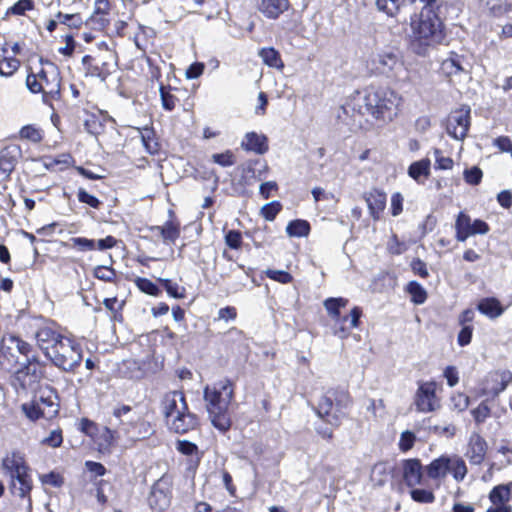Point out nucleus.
<instances>
[{
	"instance_id": "34",
	"label": "nucleus",
	"mask_w": 512,
	"mask_h": 512,
	"mask_svg": "<svg viewBox=\"0 0 512 512\" xmlns=\"http://www.w3.org/2000/svg\"><path fill=\"white\" fill-rule=\"evenodd\" d=\"M494 16H501L512 9V0H483Z\"/></svg>"
},
{
	"instance_id": "30",
	"label": "nucleus",
	"mask_w": 512,
	"mask_h": 512,
	"mask_svg": "<svg viewBox=\"0 0 512 512\" xmlns=\"http://www.w3.org/2000/svg\"><path fill=\"white\" fill-rule=\"evenodd\" d=\"M375 4L379 11L391 17L396 16L402 8L408 5L405 0H376Z\"/></svg>"
},
{
	"instance_id": "41",
	"label": "nucleus",
	"mask_w": 512,
	"mask_h": 512,
	"mask_svg": "<svg viewBox=\"0 0 512 512\" xmlns=\"http://www.w3.org/2000/svg\"><path fill=\"white\" fill-rule=\"evenodd\" d=\"M70 247L77 248L79 251H92L96 249V241L92 239L75 237L70 239Z\"/></svg>"
},
{
	"instance_id": "29",
	"label": "nucleus",
	"mask_w": 512,
	"mask_h": 512,
	"mask_svg": "<svg viewBox=\"0 0 512 512\" xmlns=\"http://www.w3.org/2000/svg\"><path fill=\"white\" fill-rule=\"evenodd\" d=\"M430 173V160L422 159L420 161L414 162L410 165L408 169V174L414 180L419 183H422V177L426 179Z\"/></svg>"
},
{
	"instance_id": "17",
	"label": "nucleus",
	"mask_w": 512,
	"mask_h": 512,
	"mask_svg": "<svg viewBox=\"0 0 512 512\" xmlns=\"http://www.w3.org/2000/svg\"><path fill=\"white\" fill-rule=\"evenodd\" d=\"M257 9L268 19H277L290 7L289 0H256Z\"/></svg>"
},
{
	"instance_id": "55",
	"label": "nucleus",
	"mask_w": 512,
	"mask_h": 512,
	"mask_svg": "<svg viewBox=\"0 0 512 512\" xmlns=\"http://www.w3.org/2000/svg\"><path fill=\"white\" fill-rule=\"evenodd\" d=\"M225 242L230 248L239 249L242 245V235L239 231L230 230L225 235Z\"/></svg>"
},
{
	"instance_id": "7",
	"label": "nucleus",
	"mask_w": 512,
	"mask_h": 512,
	"mask_svg": "<svg viewBox=\"0 0 512 512\" xmlns=\"http://www.w3.org/2000/svg\"><path fill=\"white\" fill-rule=\"evenodd\" d=\"M82 63L86 66L87 74L99 77L103 81L117 67L116 54L107 47H105L97 58H93L90 55L84 56Z\"/></svg>"
},
{
	"instance_id": "40",
	"label": "nucleus",
	"mask_w": 512,
	"mask_h": 512,
	"mask_svg": "<svg viewBox=\"0 0 512 512\" xmlns=\"http://www.w3.org/2000/svg\"><path fill=\"white\" fill-rule=\"evenodd\" d=\"M416 435L410 430L403 431L400 435L398 448L401 452H408L411 450L416 441Z\"/></svg>"
},
{
	"instance_id": "42",
	"label": "nucleus",
	"mask_w": 512,
	"mask_h": 512,
	"mask_svg": "<svg viewBox=\"0 0 512 512\" xmlns=\"http://www.w3.org/2000/svg\"><path fill=\"white\" fill-rule=\"evenodd\" d=\"M137 287L144 293L151 296H158L160 294V289L154 284L152 281L146 278H137L136 279Z\"/></svg>"
},
{
	"instance_id": "61",
	"label": "nucleus",
	"mask_w": 512,
	"mask_h": 512,
	"mask_svg": "<svg viewBox=\"0 0 512 512\" xmlns=\"http://www.w3.org/2000/svg\"><path fill=\"white\" fill-rule=\"evenodd\" d=\"M333 428V426L324 422L322 424L317 425L315 427V431L324 440L331 441L334 436Z\"/></svg>"
},
{
	"instance_id": "21",
	"label": "nucleus",
	"mask_w": 512,
	"mask_h": 512,
	"mask_svg": "<svg viewBox=\"0 0 512 512\" xmlns=\"http://www.w3.org/2000/svg\"><path fill=\"white\" fill-rule=\"evenodd\" d=\"M167 423L174 432L186 433L197 425V419L194 414L187 410L183 413L180 412L172 419L168 420Z\"/></svg>"
},
{
	"instance_id": "53",
	"label": "nucleus",
	"mask_w": 512,
	"mask_h": 512,
	"mask_svg": "<svg viewBox=\"0 0 512 512\" xmlns=\"http://www.w3.org/2000/svg\"><path fill=\"white\" fill-rule=\"evenodd\" d=\"M266 275L270 279L278 281V282L283 283V284L290 283L293 280V277H292L291 274H289L286 271H282V270L268 269L266 271Z\"/></svg>"
},
{
	"instance_id": "38",
	"label": "nucleus",
	"mask_w": 512,
	"mask_h": 512,
	"mask_svg": "<svg viewBox=\"0 0 512 512\" xmlns=\"http://www.w3.org/2000/svg\"><path fill=\"white\" fill-rule=\"evenodd\" d=\"M489 499L493 505H509L510 496L504 485H498L491 490Z\"/></svg>"
},
{
	"instance_id": "63",
	"label": "nucleus",
	"mask_w": 512,
	"mask_h": 512,
	"mask_svg": "<svg viewBox=\"0 0 512 512\" xmlns=\"http://www.w3.org/2000/svg\"><path fill=\"white\" fill-rule=\"evenodd\" d=\"M403 211V196L400 193H394L391 197V213L398 216Z\"/></svg>"
},
{
	"instance_id": "10",
	"label": "nucleus",
	"mask_w": 512,
	"mask_h": 512,
	"mask_svg": "<svg viewBox=\"0 0 512 512\" xmlns=\"http://www.w3.org/2000/svg\"><path fill=\"white\" fill-rule=\"evenodd\" d=\"M32 487L33 483L29 474V468L21 471L19 475L10 477L11 493L25 500L28 511L31 509L30 492Z\"/></svg>"
},
{
	"instance_id": "24",
	"label": "nucleus",
	"mask_w": 512,
	"mask_h": 512,
	"mask_svg": "<svg viewBox=\"0 0 512 512\" xmlns=\"http://www.w3.org/2000/svg\"><path fill=\"white\" fill-rule=\"evenodd\" d=\"M242 147L247 151H253L257 154H264L268 151V139L263 134L249 132L245 135Z\"/></svg>"
},
{
	"instance_id": "23",
	"label": "nucleus",
	"mask_w": 512,
	"mask_h": 512,
	"mask_svg": "<svg viewBox=\"0 0 512 512\" xmlns=\"http://www.w3.org/2000/svg\"><path fill=\"white\" fill-rule=\"evenodd\" d=\"M450 456H440L434 459L429 465L426 466L425 471L427 476L432 480H442L449 473Z\"/></svg>"
},
{
	"instance_id": "33",
	"label": "nucleus",
	"mask_w": 512,
	"mask_h": 512,
	"mask_svg": "<svg viewBox=\"0 0 512 512\" xmlns=\"http://www.w3.org/2000/svg\"><path fill=\"white\" fill-rule=\"evenodd\" d=\"M449 473H452L453 478L460 482L467 474V467L462 458L459 456H451L449 462Z\"/></svg>"
},
{
	"instance_id": "5",
	"label": "nucleus",
	"mask_w": 512,
	"mask_h": 512,
	"mask_svg": "<svg viewBox=\"0 0 512 512\" xmlns=\"http://www.w3.org/2000/svg\"><path fill=\"white\" fill-rule=\"evenodd\" d=\"M40 68L31 70L26 77V86L32 93H41L44 103L58 99L61 91V77L58 67L48 61L39 60Z\"/></svg>"
},
{
	"instance_id": "44",
	"label": "nucleus",
	"mask_w": 512,
	"mask_h": 512,
	"mask_svg": "<svg viewBox=\"0 0 512 512\" xmlns=\"http://www.w3.org/2000/svg\"><path fill=\"white\" fill-rule=\"evenodd\" d=\"M329 394H332L333 400L335 401V405L337 407V411L340 412L341 409L347 408L350 403V396L348 392L341 391H329Z\"/></svg>"
},
{
	"instance_id": "49",
	"label": "nucleus",
	"mask_w": 512,
	"mask_h": 512,
	"mask_svg": "<svg viewBox=\"0 0 512 512\" xmlns=\"http://www.w3.org/2000/svg\"><path fill=\"white\" fill-rule=\"evenodd\" d=\"M408 291L412 295V299L415 303L421 304L426 300V292L420 284L410 282L408 285Z\"/></svg>"
},
{
	"instance_id": "52",
	"label": "nucleus",
	"mask_w": 512,
	"mask_h": 512,
	"mask_svg": "<svg viewBox=\"0 0 512 512\" xmlns=\"http://www.w3.org/2000/svg\"><path fill=\"white\" fill-rule=\"evenodd\" d=\"M281 205L279 202H270L268 204H265L261 208V214L263 217L268 220L272 221L276 217V215L280 212Z\"/></svg>"
},
{
	"instance_id": "39",
	"label": "nucleus",
	"mask_w": 512,
	"mask_h": 512,
	"mask_svg": "<svg viewBox=\"0 0 512 512\" xmlns=\"http://www.w3.org/2000/svg\"><path fill=\"white\" fill-rule=\"evenodd\" d=\"M411 498L419 503H432L435 500L434 493L429 489L412 488L410 491Z\"/></svg>"
},
{
	"instance_id": "51",
	"label": "nucleus",
	"mask_w": 512,
	"mask_h": 512,
	"mask_svg": "<svg viewBox=\"0 0 512 512\" xmlns=\"http://www.w3.org/2000/svg\"><path fill=\"white\" fill-rule=\"evenodd\" d=\"M111 490L112 486L108 482L101 480L97 483L96 498L101 505H105L108 502L109 496L107 491Z\"/></svg>"
},
{
	"instance_id": "32",
	"label": "nucleus",
	"mask_w": 512,
	"mask_h": 512,
	"mask_svg": "<svg viewBox=\"0 0 512 512\" xmlns=\"http://www.w3.org/2000/svg\"><path fill=\"white\" fill-rule=\"evenodd\" d=\"M259 56L262 58L263 62L269 67L282 69L284 64L281 60L280 54L274 48H262L259 51Z\"/></svg>"
},
{
	"instance_id": "15",
	"label": "nucleus",
	"mask_w": 512,
	"mask_h": 512,
	"mask_svg": "<svg viewBox=\"0 0 512 512\" xmlns=\"http://www.w3.org/2000/svg\"><path fill=\"white\" fill-rule=\"evenodd\" d=\"M334 400L332 394L329 392L324 395L316 408V413L323 422L330 424L333 427H339L341 424V416L338 413H331Z\"/></svg>"
},
{
	"instance_id": "22",
	"label": "nucleus",
	"mask_w": 512,
	"mask_h": 512,
	"mask_svg": "<svg viewBox=\"0 0 512 512\" xmlns=\"http://www.w3.org/2000/svg\"><path fill=\"white\" fill-rule=\"evenodd\" d=\"M373 63L383 74H389L402 65L398 56L393 52H382L377 54L373 59Z\"/></svg>"
},
{
	"instance_id": "60",
	"label": "nucleus",
	"mask_w": 512,
	"mask_h": 512,
	"mask_svg": "<svg viewBox=\"0 0 512 512\" xmlns=\"http://www.w3.org/2000/svg\"><path fill=\"white\" fill-rule=\"evenodd\" d=\"M451 403L455 410L464 411L469 405V397L458 393L451 397Z\"/></svg>"
},
{
	"instance_id": "13",
	"label": "nucleus",
	"mask_w": 512,
	"mask_h": 512,
	"mask_svg": "<svg viewBox=\"0 0 512 512\" xmlns=\"http://www.w3.org/2000/svg\"><path fill=\"white\" fill-rule=\"evenodd\" d=\"M362 316V310L359 307H354L349 315L337 317L334 320V334L341 339L347 338L350 334V329L358 327L359 319Z\"/></svg>"
},
{
	"instance_id": "48",
	"label": "nucleus",
	"mask_w": 512,
	"mask_h": 512,
	"mask_svg": "<svg viewBox=\"0 0 512 512\" xmlns=\"http://www.w3.org/2000/svg\"><path fill=\"white\" fill-rule=\"evenodd\" d=\"M56 17L62 24H65L71 28H79L82 25V19L78 14H63L58 12Z\"/></svg>"
},
{
	"instance_id": "12",
	"label": "nucleus",
	"mask_w": 512,
	"mask_h": 512,
	"mask_svg": "<svg viewBox=\"0 0 512 512\" xmlns=\"http://www.w3.org/2000/svg\"><path fill=\"white\" fill-rule=\"evenodd\" d=\"M402 477L404 483L414 488L424 484L423 467L419 459H406L402 462Z\"/></svg>"
},
{
	"instance_id": "25",
	"label": "nucleus",
	"mask_w": 512,
	"mask_h": 512,
	"mask_svg": "<svg viewBox=\"0 0 512 512\" xmlns=\"http://www.w3.org/2000/svg\"><path fill=\"white\" fill-rule=\"evenodd\" d=\"M465 58L455 52H451L449 57L444 59L441 63V72L450 77L458 75L461 72H466L464 66Z\"/></svg>"
},
{
	"instance_id": "2",
	"label": "nucleus",
	"mask_w": 512,
	"mask_h": 512,
	"mask_svg": "<svg viewBox=\"0 0 512 512\" xmlns=\"http://www.w3.org/2000/svg\"><path fill=\"white\" fill-rule=\"evenodd\" d=\"M401 98L387 87L370 86L362 92H356L349 100L348 105L359 114H370L375 119L391 120Z\"/></svg>"
},
{
	"instance_id": "4",
	"label": "nucleus",
	"mask_w": 512,
	"mask_h": 512,
	"mask_svg": "<svg viewBox=\"0 0 512 512\" xmlns=\"http://www.w3.org/2000/svg\"><path fill=\"white\" fill-rule=\"evenodd\" d=\"M411 27V46L418 55H425L429 48L442 43L445 39L443 23L431 8L425 7L418 19L412 22Z\"/></svg>"
},
{
	"instance_id": "19",
	"label": "nucleus",
	"mask_w": 512,
	"mask_h": 512,
	"mask_svg": "<svg viewBox=\"0 0 512 512\" xmlns=\"http://www.w3.org/2000/svg\"><path fill=\"white\" fill-rule=\"evenodd\" d=\"M369 213L374 220H379L381 213L386 207V194L380 190L374 189L364 194Z\"/></svg>"
},
{
	"instance_id": "46",
	"label": "nucleus",
	"mask_w": 512,
	"mask_h": 512,
	"mask_svg": "<svg viewBox=\"0 0 512 512\" xmlns=\"http://www.w3.org/2000/svg\"><path fill=\"white\" fill-rule=\"evenodd\" d=\"M491 413V409L486 401L480 403L477 408L472 410V415L476 423H483Z\"/></svg>"
},
{
	"instance_id": "8",
	"label": "nucleus",
	"mask_w": 512,
	"mask_h": 512,
	"mask_svg": "<svg viewBox=\"0 0 512 512\" xmlns=\"http://www.w3.org/2000/svg\"><path fill=\"white\" fill-rule=\"evenodd\" d=\"M437 383L434 381L419 382L414 396V405L417 411L429 413L438 410L441 406L436 395Z\"/></svg>"
},
{
	"instance_id": "27",
	"label": "nucleus",
	"mask_w": 512,
	"mask_h": 512,
	"mask_svg": "<svg viewBox=\"0 0 512 512\" xmlns=\"http://www.w3.org/2000/svg\"><path fill=\"white\" fill-rule=\"evenodd\" d=\"M478 310L490 318H497L504 312V308L496 298L482 299L478 304Z\"/></svg>"
},
{
	"instance_id": "37",
	"label": "nucleus",
	"mask_w": 512,
	"mask_h": 512,
	"mask_svg": "<svg viewBox=\"0 0 512 512\" xmlns=\"http://www.w3.org/2000/svg\"><path fill=\"white\" fill-rule=\"evenodd\" d=\"M158 281L163 285L169 296L176 299H183L185 297V287L179 286L176 282H173L170 279L159 278Z\"/></svg>"
},
{
	"instance_id": "9",
	"label": "nucleus",
	"mask_w": 512,
	"mask_h": 512,
	"mask_svg": "<svg viewBox=\"0 0 512 512\" xmlns=\"http://www.w3.org/2000/svg\"><path fill=\"white\" fill-rule=\"evenodd\" d=\"M470 127V108L453 111L447 119V133L457 140H463Z\"/></svg>"
},
{
	"instance_id": "36",
	"label": "nucleus",
	"mask_w": 512,
	"mask_h": 512,
	"mask_svg": "<svg viewBox=\"0 0 512 512\" xmlns=\"http://www.w3.org/2000/svg\"><path fill=\"white\" fill-rule=\"evenodd\" d=\"M348 300L344 298H329L325 300L324 306L333 320L340 315V308L346 307Z\"/></svg>"
},
{
	"instance_id": "20",
	"label": "nucleus",
	"mask_w": 512,
	"mask_h": 512,
	"mask_svg": "<svg viewBox=\"0 0 512 512\" xmlns=\"http://www.w3.org/2000/svg\"><path fill=\"white\" fill-rule=\"evenodd\" d=\"M63 337L60 333L49 327H43L36 332L35 338L39 348L44 352L45 356L50 352L58 340Z\"/></svg>"
},
{
	"instance_id": "31",
	"label": "nucleus",
	"mask_w": 512,
	"mask_h": 512,
	"mask_svg": "<svg viewBox=\"0 0 512 512\" xmlns=\"http://www.w3.org/2000/svg\"><path fill=\"white\" fill-rule=\"evenodd\" d=\"M153 231L159 233L164 242H174L180 235L179 225L168 221L163 226H155Z\"/></svg>"
},
{
	"instance_id": "56",
	"label": "nucleus",
	"mask_w": 512,
	"mask_h": 512,
	"mask_svg": "<svg viewBox=\"0 0 512 512\" xmlns=\"http://www.w3.org/2000/svg\"><path fill=\"white\" fill-rule=\"evenodd\" d=\"M77 197L80 202L85 203L95 209H98L101 204V202L95 196L90 195L82 188L78 190Z\"/></svg>"
},
{
	"instance_id": "59",
	"label": "nucleus",
	"mask_w": 512,
	"mask_h": 512,
	"mask_svg": "<svg viewBox=\"0 0 512 512\" xmlns=\"http://www.w3.org/2000/svg\"><path fill=\"white\" fill-rule=\"evenodd\" d=\"M434 155L436 159V168L438 169H452L453 160L450 157H444L439 149L434 150Z\"/></svg>"
},
{
	"instance_id": "54",
	"label": "nucleus",
	"mask_w": 512,
	"mask_h": 512,
	"mask_svg": "<svg viewBox=\"0 0 512 512\" xmlns=\"http://www.w3.org/2000/svg\"><path fill=\"white\" fill-rule=\"evenodd\" d=\"M213 162L223 166L229 167L235 163V158L232 152L226 151L224 153L213 154L212 155Z\"/></svg>"
},
{
	"instance_id": "50",
	"label": "nucleus",
	"mask_w": 512,
	"mask_h": 512,
	"mask_svg": "<svg viewBox=\"0 0 512 512\" xmlns=\"http://www.w3.org/2000/svg\"><path fill=\"white\" fill-rule=\"evenodd\" d=\"M160 95L162 100V106L164 109L171 111L175 108L178 99L170 93L164 86L160 87Z\"/></svg>"
},
{
	"instance_id": "43",
	"label": "nucleus",
	"mask_w": 512,
	"mask_h": 512,
	"mask_svg": "<svg viewBox=\"0 0 512 512\" xmlns=\"http://www.w3.org/2000/svg\"><path fill=\"white\" fill-rule=\"evenodd\" d=\"M34 8V2L32 0H18L13 6L7 10V14L13 15H24L26 11H30Z\"/></svg>"
},
{
	"instance_id": "18",
	"label": "nucleus",
	"mask_w": 512,
	"mask_h": 512,
	"mask_svg": "<svg viewBox=\"0 0 512 512\" xmlns=\"http://www.w3.org/2000/svg\"><path fill=\"white\" fill-rule=\"evenodd\" d=\"M1 468L4 475L10 478L11 476L19 475L24 469H28V465L21 453L11 452L2 459Z\"/></svg>"
},
{
	"instance_id": "47",
	"label": "nucleus",
	"mask_w": 512,
	"mask_h": 512,
	"mask_svg": "<svg viewBox=\"0 0 512 512\" xmlns=\"http://www.w3.org/2000/svg\"><path fill=\"white\" fill-rule=\"evenodd\" d=\"M40 480L43 485H48L51 487H61L64 483L63 477L56 472H50L48 474H43L40 476Z\"/></svg>"
},
{
	"instance_id": "62",
	"label": "nucleus",
	"mask_w": 512,
	"mask_h": 512,
	"mask_svg": "<svg viewBox=\"0 0 512 512\" xmlns=\"http://www.w3.org/2000/svg\"><path fill=\"white\" fill-rule=\"evenodd\" d=\"M38 404L37 402L25 403L22 405V410L25 415L31 420H37L42 418V414L38 412Z\"/></svg>"
},
{
	"instance_id": "1",
	"label": "nucleus",
	"mask_w": 512,
	"mask_h": 512,
	"mask_svg": "<svg viewBox=\"0 0 512 512\" xmlns=\"http://www.w3.org/2000/svg\"><path fill=\"white\" fill-rule=\"evenodd\" d=\"M32 346L16 335H4L0 341V366L14 370V385L30 387L40 376L38 358L31 355Z\"/></svg>"
},
{
	"instance_id": "35",
	"label": "nucleus",
	"mask_w": 512,
	"mask_h": 512,
	"mask_svg": "<svg viewBox=\"0 0 512 512\" xmlns=\"http://www.w3.org/2000/svg\"><path fill=\"white\" fill-rule=\"evenodd\" d=\"M310 231V225L305 220L291 221L287 227L286 232L289 236L302 237L307 236Z\"/></svg>"
},
{
	"instance_id": "45",
	"label": "nucleus",
	"mask_w": 512,
	"mask_h": 512,
	"mask_svg": "<svg viewBox=\"0 0 512 512\" xmlns=\"http://www.w3.org/2000/svg\"><path fill=\"white\" fill-rule=\"evenodd\" d=\"M20 136L21 138L30 140L34 143H38L42 140L41 131L32 125L24 126L20 130Z\"/></svg>"
},
{
	"instance_id": "16",
	"label": "nucleus",
	"mask_w": 512,
	"mask_h": 512,
	"mask_svg": "<svg viewBox=\"0 0 512 512\" xmlns=\"http://www.w3.org/2000/svg\"><path fill=\"white\" fill-rule=\"evenodd\" d=\"M486 452L487 443L485 439L479 434H472L466 452V457L469 459L470 463L480 465L485 459Z\"/></svg>"
},
{
	"instance_id": "3",
	"label": "nucleus",
	"mask_w": 512,
	"mask_h": 512,
	"mask_svg": "<svg viewBox=\"0 0 512 512\" xmlns=\"http://www.w3.org/2000/svg\"><path fill=\"white\" fill-rule=\"evenodd\" d=\"M234 397V386L229 380H221L204 389L206 408L215 428L225 432L231 426L229 408Z\"/></svg>"
},
{
	"instance_id": "14",
	"label": "nucleus",
	"mask_w": 512,
	"mask_h": 512,
	"mask_svg": "<svg viewBox=\"0 0 512 512\" xmlns=\"http://www.w3.org/2000/svg\"><path fill=\"white\" fill-rule=\"evenodd\" d=\"M57 396L51 390H40L39 398L36 400L38 404V412L42 414V418L51 419L58 414L59 405Z\"/></svg>"
},
{
	"instance_id": "26",
	"label": "nucleus",
	"mask_w": 512,
	"mask_h": 512,
	"mask_svg": "<svg viewBox=\"0 0 512 512\" xmlns=\"http://www.w3.org/2000/svg\"><path fill=\"white\" fill-rule=\"evenodd\" d=\"M20 67V61L7 48L0 49V75L12 76Z\"/></svg>"
},
{
	"instance_id": "11",
	"label": "nucleus",
	"mask_w": 512,
	"mask_h": 512,
	"mask_svg": "<svg viewBox=\"0 0 512 512\" xmlns=\"http://www.w3.org/2000/svg\"><path fill=\"white\" fill-rule=\"evenodd\" d=\"M162 412L166 420L172 419L180 412H186L188 410L185 397L182 392L172 391L165 394L162 400Z\"/></svg>"
},
{
	"instance_id": "58",
	"label": "nucleus",
	"mask_w": 512,
	"mask_h": 512,
	"mask_svg": "<svg viewBox=\"0 0 512 512\" xmlns=\"http://www.w3.org/2000/svg\"><path fill=\"white\" fill-rule=\"evenodd\" d=\"M482 175V171L478 167H472L464 172L465 181L472 185L479 184L482 179Z\"/></svg>"
},
{
	"instance_id": "6",
	"label": "nucleus",
	"mask_w": 512,
	"mask_h": 512,
	"mask_svg": "<svg viewBox=\"0 0 512 512\" xmlns=\"http://www.w3.org/2000/svg\"><path fill=\"white\" fill-rule=\"evenodd\" d=\"M46 357L59 369L73 372L82 362V350L74 340L63 336Z\"/></svg>"
},
{
	"instance_id": "28",
	"label": "nucleus",
	"mask_w": 512,
	"mask_h": 512,
	"mask_svg": "<svg viewBox=\"0 0 512 512\" xmlns=\"http://www.w3.org/2000/svg\"><path fill=\"white\" fill-rule=\"evenodd\" d=\"M472 222L470 216L460 213L455 222L456 239L464 242L469 236H472Z\"/></svg>"
},
{
	"instance_id": "64",
	"label": "nucleus",
	"mask_w": 512,
	"mask_h": 512,
	"mask_svg": "<svg viewBox=\"0 0 512 512\" xmlns=\"http://www.w3.org/2000/svg\"><path fill=\"white\" fill-rule=\"evenodd\" d=\"M15 160L9 156V152L7 150L3 151L0 156V168L4 172H11L14 168Z\"/></svg>"
},
{
	"instance_id": "57",
	"label": "nucleus",
	"mask_w": 512,
	"mask_h": 512,
	"mask_svg": "<svg viewBox=\"0 0 512 512\" xmlns=\"http://www.w3.org/2000/svg\"><path fill=\"white\" fill-rule=\"evenodd\" d=\"M94 276L100 280L111 282L115 278V271L106 266H98L94 270Z\"/></svg>"
}]
</instances>
